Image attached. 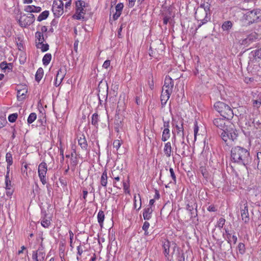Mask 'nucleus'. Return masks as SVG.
I'll return each mask as SVG.
<instances>
[{
  "instance_id": "1",
  "label": "nucleus",
  "mask_w": 261,
  "mask_h": 261,
  "mask_svg": "<svg viewBox=\"0 0 261 261\" xmlns=\"http://www.w3.org/2000/svg\"><path fill=\"white\" fill-rule=\"evenodd\" d=\"M230 120L224 118H217L213 120V124L220 129L219 134L227 145L237 140L239 135L234 124Z\"/></svg>"
},
{
  "instance_id": "2",
  "label": "nucleus",
  "mask_w": 261,
  "mask_h": 261,
  "mask_svg": "<svg viewBox=\"0 0 261 261\" xmlns=\"http://www.w3.org/2000/svg\"><path fill=\"white\" fill-rule=\"evenodd\" d=\"M231 160L234 163L243 165L247 168V166L251 162V157L248 150L237 146L231 149Z\"/></svg>"
},
{
  "instance_id": "3",
  "label": "nucleus",
  "mask_w": 261,
  "mask_h": 261,
  "mask_svg": "<svg viewBox=\"0 0 261 261\" xmlns=\"http://www.w3.org/2000/svg\"><path fill=\"white\" fill-rule=\"evenodd\" d=\"M241 20L247 25L258 22L261 20V10L254 9L247 12L243 16Z\"/></svg>"
},
{
  "instance_id": "4",
  "label": "nucleus",
  "mask_w": 261,
  "mask_h": 261,
  "mask_svg": "<svg viewBox=\"0 0 261 261\" xmlns=\"http://www.w3.org/2000/svg\"><path fill=\"white\" fill-rule=\"evenodd\" d=\"M214 109L223 118L231 119L233 117V111L230 107L222 101H217L214 105Z\"/></svg>"
},
{
  "instance_id": "5",
  "label": "nucleus",
  "mask_w": 261,
  "mask_h": 261,
  "mask_svg": "<svg viewBox=\"0 0 261 261\" xmlns=\"http://www.w3.org/2000/svg\"><path fill=\"white\" fill-rule=\"evenodd\" d=\"M211 13L208 11L202 9L201 8H197L195 13V19L200 21L199 24L198 25L196 29L197 31L202 25L207 23L211 19Z\"/></svg>"
},
{
  "instance_id": "6",
  "label": "nucleus",
  "mask_w": 261,
  "mask_h": 261,
  "mask_svg": "<svg viewBox=\"0 0 261 261\" xmlns=\"http://www.w3.org/2000/svg\"><path fill=\"white\" fill-rule=\"evenodd\" d=\"M86 3L84 1L79 0L75 2V14L72 16L74 19L81 20L84 19V17L82 16V14H85L84 8L85 7Z\"/></svg>"
},
{
  "instance_id": "7",
  "label": "nucleus",
  "mask_w": 261,
  "mask_h": 261,
  "mask_svg": "<svg viewBox=\"0 0 261 261\" xmlns=\"http://www.w3.org/2000/svg\"><path fill=\"white\" fill-rule=\"evenodd\" d=\"M35 20V17L34 14H30L29 15L23 14L18 20L19 24L21 28H26L28 26L33 24Z\"/></svg>"
},
{
  "instance_id": "8",
  "label": "nucleus",
  "mask_w": 261,
  "mask_h": 261,
  "mask_svg": "<svg viewBox=\"0 0 261 261\" xmlns=\"http://www.w3.org/2000/svg\"><path fill=\"white\" fill-rule=\"evenodd\" d=\"M47 171V166L46 163L41 162L38 166V173L40 180L43 185L47 183L46 173Z\"/></svg>"
},
{
  "instance_id": "9",
  "label": "nucleus",
  "mask_w": 261,
  "mask_h": 261,
  "mask_svg": "<svg viewBox=\"0 0 261 261\" xmlns=\"http://www.w3.org/2000/svg\"><path fill=\"white\" fill-rule=\"evenodd\" d=\"M162 246L164 249V254L165 256V257L167 260H169L170 250L172 251V253L174 252L176 247V244L173 242H170L168 240H165L163 242Z\"/></svg>"
},
{
  "instance_id": "10",
  "label": "nucleus",
  "mask_w": 261,
  "mask_h": 261,
  "mask_svg": "<svg viewBox=\"0 0 261 261\" xmlns=\"http://www.w3.org/2000/svg\"><path fill=\"white\" fill-rule=\"evenodd\" d=\"M174 86V82L169 76H166L164 81V84L163 87L162 91H165V93H172Z\"/></svg>"
},
{
  "instance_id": "11",
  "label": "nucleus",
  "mask_w": 261,
  "mask_h": 261,
  "mask_svg": "<svg viewBox=\"0 0 261 261\" xmlns=\"http://www.w3.org/2000/svg\"><path fill=\"white\" fill-rule=\"evenodd\" d=\"M240 210L242 221L245 223H248L250 221V218L247 202L244 203L243 205H241Z\"/></svg>"
},
{
  "instance_id": "12",
  "label": "nucleus",
  "mask_w": 261,
  "mask_h": 261,
  "mask_svg": "<svg viewBox=\"0 0 261 261\" xmlns=\"http://www.w3.org/2000/svg\"><path fill=\"white\" fill-rule=\"evenodd\" d=\"M45 257V252L41 247H39L37 251L33 252L32 259L34 261H43Z\"/></svg>"
},
{
  "instance_id": "13",
  "label": "nucleus",
  "mask_w": 261,
  "mask_h": 261,
  "mask_svg": "<svg viewBox=\"0 0 261 261\" xmlns=\"http://www.w3.org/2000/svg\"><path fill=\"white\" fill-rule=\"evenodd\" d=\"M197 205L195 202H190L187 204V210L190 212L191 218H194L197 216Z\"/></svg>"
},
{
  "instance_id": "14",
  "label": "nucleus",
  "mask_w": 261,
  "mask_h": 261,
  "mask_svg": "<svg viewBox=\"0 0 261 261\" xmlns=\"http://www.w3.org/2000/svg\"><path fill=\"white\" fill-rule=\"evenodd\" d=\"M66 74V69L60 68L57 74L55 85L56 87H58L63 81Z\"/></svg>"
},
{
  "instance_id": "15",
  "label": "nucleus",
  "mask_w": 261,
  "mask_h": 261,
  "mask_svg": "<svg viewBox=\"0 0 261 261\" xmlns=\"http://www.w3.org/2000/svg\"><path fill=\"white\" fill-rule=\"evenodd\" d=\"M256 39V34L252 33L247 35V37L245 39L240 40V42L242 45H247L252 42Z\"/></svg>"
},
{
  "instance_id": "16",
  "label": "nucleus",
  "mask_w": 261,
  "mask_h": 261,
  "mask_svg": "<svg viewBox=\"0 0 261 261\" xmlns=\"http://www.w3.org/2000/svg\"><path fill=\"white\" fill-rule=\"evenodd\" d=\"M171 15L172 12L171 10L169 8L166 11H163L162 13V15L163 17V23L165 25H166L168 22H170L171 19Z\"/></svg>"
},
{
  "instance_id": "17",
  "label": "nucleus",
  "mask_w": 261,
  "mask_h": 261,
  "mask_svg": "<svg viewBox=\"0 0 261 261\" xmlns=\"http://www.w3.org/2000/svg\"><path fill=\"white\" fill-rule=\"evenodd\" d=\"M78 144L83 150H88V143L84 135H82V136L78 139Z\"/></svg>"
},
{
  "instance_id": "18",
  "label": "nucleus",
  "mask_w": 261,
  "mask_h": 261,
  "mask_svg": "<svg viewBox=\"0 0 261 261\" xmlns=\"http://www.w3.org/2000/svg\"><path fill=\"white\" fill-rule=\"evenodd\" d=\"M230 242L231 241H227V242L224 243L222 241L220 244L221 249L225 253H226V252L229 251H231L232 247Z\"/></svg>"
},
{
  "instance_id": "19",
  "label": "nucleus",
  "mask_w": 261,
  "mask_h": 261,
  "mask_svg": "<svg viewBox=\"0 0 261 261\" xmlns=\"http://www.w3.org/2000/svg\"><path fill=\"white\" fill-rule=\"evenodd\" d=\"M52 11L55 17L59 18L64 12L63 7H57L53 6Z\"/></svg>"
},
{
  "instance_id": "20",
  "label": "nucleus",
  "mask_w": 261,
  "mask_h": 261,
  "mask_svg": "<svg viewBox=\"0 0 261 261\" xmlns=\"http://www.w3.org/2000/svg\"><path fill=\"white\" fill-rule=\"evenodd\" d=\"M153 209L151 206H148L144 209L143 216L144 220H149L151 218Z\"/></svg>"
},
{
  "instance_id": "21",
  "label": "nucleus",
  "mask_w": 261,
  "mask_h": 261,
  "mask_svg": "<svg viewBox=\"0 0 261 261\" xmlns=\"http://www.w3.org/2000/svg\"><path fill=\"white\" fill-rule=\"evenodd\" d=\"M24 10L28 13H39L41 11V8L34 5L27 6L25 7Z\"/></svg>"
},
{
  "instance_id": "22",
  "label": "nucleus",
  "mask_w": 261,
  "mask_h": 261,
  "mask_svg": "<svg viewBox=\"0 0 261 261\" xmlns=\"http://www.w3.org/2000/svg\"><path fill=\"white\" fill-rule=\"evenodd\" d=\"M184 139L183 138L182 141L181 143V148L179 149V151L180 152L182 157H185L189 155V152H186V151L189 149V147L185 143Z\"/></svg>"
},
{
  "instance_id": "23",
  "label": "nucleus",
  "mask_w": 261,
  "mask_h": 261,
  "mask_svg": "<svg viewBox=\"0 0 261 261\" xmlns=\"http://www.w3.org/2000/svg\"><path fill=\"white\" fill-rule=\"evenodd\" d=\"M172 93H165V91H162L161 95V101L162 106H164L166 104L167 101L170 98V96Z\"/></svg>"
},
{
  "instance_id": "24",
  "label": "nucleus",
  "mask_w": 261,
  "mask_h": 261,
  "mask_svg": "<svg viewBox=\"0 0 261 261\" xmlns=\"http://www.w3.org/2000/svg\"><path fill=\"white\" fill-rule=\"evenodd\" d=\"M172 147L170 142H168L165 144L164 148V152L165 155L167 157L169 158L171 155Z\"/></svg>"
},
{
  "instance_id": "25",
  "label": "nucleus",
  "mask_w": 261,
  "mask_h": 261,
  "mask_svg": "<svg viewBox=\"0 0 261 261\" xmlns=\"http://www.w3.org/2000/svg\"><path fill=\"white\" fill-rule=\"evenodd\" d=\"M232 27V23L230 21H225L222 25V29L223 31L226 32L227 33H229V31Z\"/></svg>"
},
{
  "instance_id": "26",
  "label": "nucleus",
  "mask_w": 261,
  "mask_h": 261,
  "mask_svg": "<svg viewBox=\"0 0 261 261\" xmlns=\"http://www.w3.org/2000/svg\"><path fill=\"white\" fill-rule=\"evenodd\" d=\"M35 38L36 41H38V43L36 42V44H42L45 41L44 35L40 31H37L35 33Z\"/></svg>"
},
{
  "instance_id": "27",
  "label": "nucleus",
  "mask_w": 261,
  "mask_h": 261,
  "mask_svg": "<svg viewBox=\"0 0 261 261\" xmlns=\"http://www.w3.org/2000/svg\"><path fill=\"white\" fill-rule=\"evenodd\" d=\"M175 127L176 128L177 134L181 135L182 139L184 138V127H183V120L181 119L179 121V124H176Z\"/></svg>"
},
{
  "instance_id": "28",
  "label": "nucleus",
  "mask_w": 261,
  "mask_h": 261,
  "mask_svg": "<svg viewBox=\"0 0 261 261\" xmlns=\"http://www.w3.org/2000/svg\"><path fill=\"white\" fill-rule=\"evenodd\" d=\"M108 183V176L106 170H105L100 177V184L102 186L106 187Z\"/></svg>"
},
{
  "instance_id": "29",
  "label": "nucleus",
  "mask_w": 261,
  "mask_h": 261,
  "mask_svg": "<svg viewBox=\"0 0 261 261\" xmlns=\"http://www.w3.org/2000/svg\"><path fill=\"white\" fill-rule=\"evenodd\" d=\"M43 73L44 72L42 68H39L35 74V80L37 82H39L43 77Z\"/></svg>"
},
{
  "instance_id": "30",
  "label": "nucleus",
  "mask_w": 261,
  "mask_h": 261,
  "mask_svg": "<svg viewBox=\"0 0 261 261\" xmlns=\"http://www.w3.org/2000/svg\"><path fill=\"white\" fill-rule=\"evenodd\" d=\"M170 137V130L169 128L164 129L162 136V141L163 142H166L168 140Z\"/></svg>"
},
{
  "instance_id": "31",
  "label": "nucleus",
  "mask_w": 261,
  "mask_h": 261,
  "mask_svg": "<svg viewBox=\"0 0 261 261\" xmlns=\"http://www.w3.org/2000/svg\"><path fill=\"white\" fill-rule=\"evenodd\" d=\"M105 217L104 212L100 210L97 214V220L101 227L102 226Z\"/></svg>"
},
{
  "instance_id": "32",
  "label": "nucleus",
  "mask_w": 261,
  "mask_h": 261,
  "mask_svg": "<svg viewBox=\"0 0 261 261\" xmlns=\"http://www.w3.org/2000/svg\"><path fill=\"white\" fill-rule=\"evenodd\" d=\"M49 14V12L47 10L42 12L37 17V21L40 22L45 20L48 17Z\"/></svg>"
},
{
  "instance_id": "33",
  "label": "nucleus",
  "mask_w": 261,
  "mask_h": 261,
  "mask_svg": "<svg viewBox=\"0 0 261 261\" xmlns=\"http://www.w3.org/2000/svg\"><path fill=\"white\" fill-rule=\"evenodd\" d=\"M99 121V116L97 113H94L91 117V123L94 126L97 127Z\"/></svg>"
},
{
  "instance_id": "34",
  "label": "nucleus",
  "mask_w": 261,
  "mask_h": 261,
  "mask_svg": "<svg viewBox=\"0 0 261 261\" xmlns=\"http://www.w3.org/2000/svg\"><path fill=\"white\" fill-rule=\"evenodd\" d=\"M51 59V55L50 54H46L42 59L43 65H47L50 62Z\"/></svg>"
},
{
  "instance_id": "35",
  "label": "nucleus",
  "mask_w": 261,
  "mask_h": 261,
  "mask_svg": "<svg viewBox=\"0 0 261 261\" xmlns=\"http://www.w3.org/2000/svg\"><path fill=\"white\" fill-rule=\"evenodd\" d=\"M36 46L38 48H40L42 52H45L49 49V45L47 43L36 44Z\"/></svg>"
},
{
  "instance_id": "36",
  "label": "nucleus",
  "mask_w": 261,
  "mask_h": 261,
  "mask_svg": "<svg viewBox=\"0 0 261 261\" xmlns=\"http://www.w3.org/2000/svg\"><path fill=\"white\" fill-rule=\"evenodd\" d=\"M6 161L9 166L13 164V157L11 152H7L6 155Z\"/></svg>"
},
{
  "instance_id": "37",
  "label": "nucleus",
  "mask_w": 261,
  "mask_h": 261,
  "mask_svg": "<svg viewBox=\"0 0 261 261\" xmlns=\"http://www.w3.org/2000/svg\"><path fill=\"white\" fill-rule=\"evenodd\" d=\"M254 161L257 164V168L259 170L261 169V152H258L256 154V158L255 159Z\"/></svg>"
},
{
  "instance_id": "38",
  "label": "nucleus",
  "mask_w": 261,
  "mask_h": 261,
  "mask_svg": "<svg viewBox=\"0 0 261 261\" xmlns=\"http://www.w3.org/2000/svg\"><path fill=\"white\" fill-rule=\"evenodd\" d=\"M197 8H201L205 10V11L210 12V4L208 2H204L203 3L201 4L200 6Z\"/></svg>"
},
{
  "instance_id": "39",
  "label": "nucleus",
  "mask_w": 261,
  "mask_h": 261,
  "mask_svg": "<svg viewBox=\"0 0 261 261\" xmlns=\"http://www.w3.org/2000/svg\"><path fill=\"white\" fill-rule=\"evenodd\" d=\"M36 118H37V115L35 113H31L28 118V120H27L28 123L31 124L36 119Z\"/></svg>"
},
{
  "instance_id": "40",
  "label": "nucleus",
  "mask_w": 261,
  "mask_h": 261,
  "mask_svg": "<svg viewBox=\"0 0 261 261\" xmlns=\"http://www.w3.org/2000/svg\"><path fill=\"white\" fill-rule=\"evenodd\" d=\"M77 164V159L76 157L71 158L70 166L71 170L73 171L75 170V167Z\"/></svg>"
},
{
  "instance_id": "41",
  "label": "nucleus",
  "mask_w": 261,
  "mask_h": 261,
  "mask_svg": "<svg viewBox=\"0 0 261 261\" xmlns=\"http://www.w3.org/2000/svg\"><path fill=\"white\" fill-rule=\"evenodd\" d=\"M5 186L6 190H10L12 187L9 176H5Z\"/></svg>"
},
{
  "instance_id": "42",
  "label": "nucleus",
  "mask_w": 261,
  "mask_h": 261,
  "mask_svg": "<svg viewBox=\"0 0 261 261\" xmlns=\"http://www.w3.org/2000/svg\"><path fill=\"white\" fill-rule=\"evenodd\" d=\"M238 249L239 250V253L241 254H244L245 253L246 248L244 244L243 243H239L238 245Z\"/></svg>"
},
{
  "instance_id": "43",
  "label": "nucleus",
  "mask_w": 261,
  "mask_h": 261,
  "mask_svg": "<svg viewBox=\"0 0 261 261\" xmlns=\"http://www.w3.org/2000/svg\"><path fill=\"white\" fill-rule=\"evenodd\" d=\"M16 42L19 50H22L23 48L22 44V40L21 37H17L15 38Z\"/></svg>"
},
{
  "instance_id": "44",
  "label": "nucleus",
  "mask_w": 261,
  "mask_h": 261,
  "mask_svg": "<svg viewBox=\"0 0 261 261\" xmlns=\"http://www.w3.org/2000/svg\"><path fill=\"white\" fill-rule=\"evenodd\" d=\"M27 92V91H25L24 92L22 90H19L17 91V98L19 100H22L24 99V96H25V93Z\"/></svg>"
},
{
  "instance_id": "45",
  "label": "nucleus",
  "mask_w": 261,
  "mask_h": 261,
  "mask_svg": "<svg viewBox=\"0 0 261 261\" xmlns=\"http://www.w3.org/2000/svg\"><path fill=\"white\" fill-rule=\"evenodd\" d=\"M17 117L18 115L17 113L11 114L8 116V120L10 122H14L16 120Z\"/></svg>"
},
{
  "instance_id": "46",
  "label": "nucleus",
  "mask_w": 261,
  "mask_h": 261,
  "mask_svg": "<svg viewBox=\"0 0 261 261\" xmlns=\"http://www.w3.org/2000/svg\"><path fill=\"white\" fill-rule=\"evenodd\" d=\"M41 225L45 227L48 228L50 225V221L46 219H43L41 222Z\"/></svg>"
},
{
  "instance_id": "47",
  "label": "nucleus",
  "mask_w": 261,
  "mask_h": 261,
  "mask_svg": "<svg viewBox=\"0 0 261 261\" xmlns=\"http://www.w3.org/2000/svg\"><path fill=\"white\" fill-rule=\"evenodd\" d=\"M9 66H11V68H12V63L8 64L6 62H3L0 64V67L3 70H5L7 68H9Z\"/></svg>"
},
{
  "instance_id": "48",
  "label": "nucleus",
  "mask_w": 261,
  "mask_h": 261,
  "mask_svg": "<svg viewBox=\"0 0 261 261\" xmlns=\"http://www.w3.org/2000/svg\"><path fill=\"white\" fill-rule=\"evenodd\" d=\"M219 177L221 178V180H219V181L217 180L216 177H214L213 179V182L214 185L218 188H220L221 184L222 183V178L220 176Z\"/></svg>"
},
{
  "instance_id": "49",
  "label": "nucleus",
  "mask_w": 261,
  "mask_h": 261,
  "mask_svg": "<svg viewBox=\"0 0 261 261\" xmlns=\"http://www.w3.org/2000/svg\"><path fill=\"white\" fill-rule=\"evenodd\" d=\"M225 219L223 218H220L218 221L217 227L220 229H221L225 224Z\"/></svg>"
},
{
  "instance_id": "50",
  "label": "nucleus",
  "mask_w": 261,
  "mask_h": 261,
  "mask_svg": "<svg viewBox=\"0 0 261 261\" xmlns=\"http://www.w3.org/2000/svg\"><path fill=\"white\" fill-rule=\"evenodd\" d=\"M53 6L57 7H64V4L62 0H54Z\"/></svg>"
},
{
  "instance_id": "51",
  "label": "nucleus",
  "mask_w": 261,
  "mask_h": 261,
  "mask_svg": "<svg viewBox=\"0 0 261 261\" xmlns=\"http://www.w3.org/2000/svg\"><path fill=\"white\" fill-rule=\"evenodd\" d=\"M169 171H170V173L172 179L173 180L174 184H176V176H175V174L174 173L173 169L172 168H170Z\"/></svg>"
},
{
  "instance_id": "52",
  "label": "nucleus",
  "mask_w": 261,
  "mask_h": 261,
  "mask_svg": "<svg viewBox=\"0 0 261 261\" xmlns=\"http://www.w3.org/2000/svg\"><path fill=\"white\" fill-rule=\"evenodd\" d=\"M121 143L119 140H115L113 142V147L115 148L117 150L121 146Z\"/></svg>"
},
{
  "instance_id": "53",
  "label": "nucleus",
  "mask_w": 261,
  "mask_h": 261,
  "mask_svg": "<svg viewBox=\"0 0 261 261\" xmlns=\"http://www.w3.org/2000/svg\"><path fill=\"white\" fill-rule=\"evenodd\" d=\"M155 50L156 49H153L152 47L150 46L149 49V56L151 57L156 58Z\"/></svg>"
},
{
  "instance_id": "54",
  "label": "nucleus",
  "mask_w": 261,
  "mask_h": 261,
  "mask_svg": "<svg viewBox=\"0 0 261 261\" xmlns=\"http://www.w3.org/2000/svg\"><path fill=\"white\" fill-rule=\"evenodd\" d=\"M148 85H149V88L151 90H152L154 88L153 76L152 75L150 76V77H149Z\"/></svg>"
},
{
  "instance_id": "55",
  "label": "nucleus",
  "mask_w": 261,
  "mask_h": 261,
  "mask_svg": "<svg viewBox=\"0 0 261 261\" xmlns=\"http://www.w3.org/2000/svg\"><path fill=\"white\" fill-rule=\"evenodd\" d=\"M178 261H185V254L183 252L179 253L177 256Z\"/></svg>"
},
{
  "instance_id": "56",
  "label": "nucleus",
  "mask_w": 261,
  "mask_h": 261,
  "mask_svg": "<svg viewBox=\"0 0 261 261\" xmlns=\"http://www.w3.org/2000/svg\"><path fill=\"white\" fill-rule=\"evenodd\" d=\"M252 123L253 124L254 126L256 128H261V123L259 120H253Z\"/></svg>"
},
{
  "instance_id": "57",
  "label": "nucleus",
  "mask_w": 261,
  "mask_h": 261,
  "mask_svg": "<svg viewBox=\"0 0 261 261\" xmlns=\"http://www.w3.org/2000/svg\"><path fill=\"white\" fill-rule=\"evenodd\" d=\"M123 8V5L122 3H119L115 7V9L116 11L121 12L122 11V9Z\"/></svg>"
},
{
  "instance_id": "58",
  "label": "nucleus",
  "mask_w": 261,
  "mask_h": 261,
  "mask_svg": "<svg viewBox=\"0 0 261 261\" xmlns=\"http://www.w3.org/2000/svg\"><path fill=\"white\" fill-rule=\"evenodd\" d=\"M123 189L124 190V192L127 193H129V185L128 184L126 183L125 181H123Z\"/></svg>"
},
{
  "instance_id": "59",
  "label": "nucleus",
  "mask_w": 261,
  "mask_h": 261,
  "mask_svg": "<svg viewBox=\"0 0 261 261\" xmlns=\"http://www.w3.org/2000/svg\"><path fill=\"white\" fill-rule=\"evenodd\" d=\"M252 102L253 107H255L257 108L260 107L261 105V100H253Z\"/></svg>"
},
{
  "instance_id": "60",
  "label": "nucleus",
  "mask_w": 261,
  "mask_h": 261,
  "mask_svg": "<svg viewBox=\"0 0 261 261\" xmlns=\"http://www.w3.org/2000/svg\"><path fill=\"white\" fill-rule=\"evenodd\" d=\"M255 57L261 60V48L255 50Z\"/></svg>"
},
{
  "instance_id": "61",
  "label": "nucleus",
  "mask_w": 261,
  "mask_h": 261,
  "mask_svg": "<svg viewBox=\"0 0 261 261\" xmlns=\"http://www.w3.org/2000/svg\"><path fill=\"white\" fill-rule=\"evenodd\" d=\"M125 25V24H121V26L118 29L117 37L119 38H122V35H121V32H122V29L123 28V25Z\"/></svg>"
},
{
  "instance_id": "62",
  "label": "nucleus",
  "mask_w": 261,
  "mask_h": 261,
  "mask_svg": "<svg viewBox=\"0 0 261 261\" xmlns=\"http://www.w3.org/2000/svg\"><path fill=\"white\" fill-rule=\"evenodd\" d=\"M149 223L147 222V221H145L144 224H143V225L142 226V229L143 230H144L145 231V232L147 231L149 227Z\"/></svg>"
},
{
  "instance_id": "63",
  "label": "nucleus",
  "mask_w": 261,
  "mask_h": 261,
  "mask_svg": "<svg viewBox=\"0 0 261 261\" xmlns=\"http://www.w3.org/2000/svg\"><path fill=\"white\" fill-rule=\"evenodd\" d=\"M225 233L226 235V240H227V241H231L230 238L231 237V234L230 233H229L228 229L225 228Z\"/></svg>"
},
{
  "instance_id": "64",
  "label": "nucleus",
  "mask_w": 261,
  "mask_h": 261,
  "mask_svg": "<svg viewBox=\"0 0 261 261\" xmlns=\"http://www.w3.org/2000/svg\"><path fill=\"white\" fill-rule=\"evenodd\" d=\"M121 14V12H118V11H116L115 13L113 15V19L114 20H117L120 17Z\"/></svg>"
}]
</instances>
